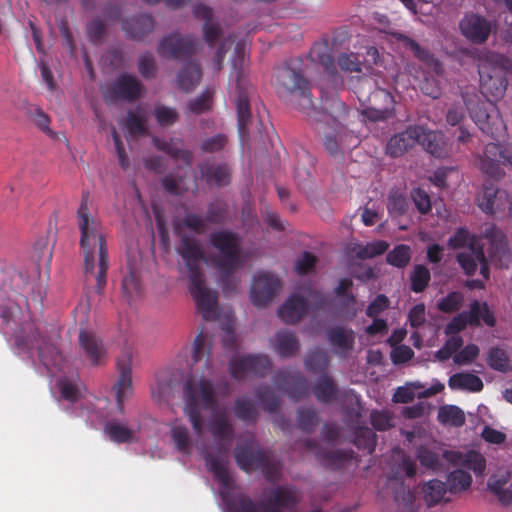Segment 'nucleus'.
Segmentation results:
<instances>
[{"label":"nucleus","mask_w":512,"mask_h":512,"mask_svg":"<svg viewBox=\"0 0 512 512\" xmlns=\"http://www.w3.org/2000/svg\"><path fill=\"white\" fill-rule=\"evenodd\" d=\"M75 218L80 233L79 245L84 256L85 274L95 275V291L102 294L107 283L108 250L103 224L89 205L88 192L82 195Z\"/></svg>","instance_id":"f03ea898"},{"label":"nucleus","mask_w":512,"mask_h":512,"mask_svg":"<svg viewBox=\"0 0 512 512\" xmlns=\"http://www.w3.org/2000/svg\"><path fill=\"white\" fill-rule=\"evenodd\" d=\"M459 31L469 42L477 45L486 43L492 31V22L475 12H466L460 19Z\"/></svg>","instance_id":"dca6fc26"},{"label":"nucleus","mask_w":512,"mask_h":512,"mask_svg":"<svg viewBox=\"0 0 512 512\" xmlns=\"http://www.w3.org/2000/svg\"><path fill=\"white\" fill-rule=\"evenodd\" d=\"M201 178L209 186L224 187L230 184L232 170L228 163H216L210 159L198 164Z\"/></svg>","instance_id":"b1692460"},{"label":"nucleus","mask_w":512,"mask_h":512,"mask_svg":"<svg viewBox=\"0 0 512 512\" xmlns=\"http://www.w3.org/2000/svg\"><path fill=\"white\" fill-rule=\"evenodd\" d=\"M212 102L213 92L210 89H206L200 96L190 100L187 107L191 113L199 115L209 111L212 107Z\"/></svg>","instance_id":"e2e57ef3"},{"label":"nucleus","mask_w":512,"mask_h":512,"mask_svg":"<svg viewBox=\"0 0 512 512\" xmlns=\"http://www.w3.org/2000/svg\"><path fill=\"white\" fill-rule=\"evenodd\" d=\"M255 397L266 412L270 414L278 412L280 408V398L270 387H258L255 390Z\"/></svg>","instance_id":"3c124183"},{"label":"nucleus","mask_w":512,"mask_h":512,"mask_svg":"<svg viewBox=\"0 0 512 512\" xmlns=\"http://www.w3.org/2000/svg\"><path fill=\"white\" fill-rule=\"evenodd\" d=\"M313 393L319 402L329 403L335 398L337 394V387L331 377L323 374L314 385Z\"/></svg>","instance_id":"c03bdc74"},{"label":"nucleus","mask_w":512,"mask_h":512,"mask_svg":"<svg viewBox=\"0 0 512 512\" xmlns=\"http://www.w3.org/2000/svg\"><path fill=\"white\" fill-rule=\"evenodd\" d=\"M448 386L452 390L482 391L484 385L480 377L468 372H459L450 376Z\"/></svg>","instance_id":"e433bc0d"},{"label":"nucleus","mask_w":512,"mask_h":512,"mask_svg":"<svg viewBox=\"0 0 512 512\" xmlns=\"http://www.w3.org/2000/svg\"><path fill=\"white\" fill-rule=\"evenodd\" d=\"M274 340V350L281 358L292 357L299 351L300 343L296 335L291 331H278Z\"/></svg>","instance_id":"f704fd0d"},{"label":"nucleus","mask_w":512,"mask_h":512,"mask_svg":"<svg viewBox=\"0 0 512 512\" xmlns=\"http://www.w3.org/2000/svg\"><path fill=\"white\" fill-rule=\"evenodd\" d=\"M420 125H410L404 131L393 135L387 142V155L397 158L404 155L409 149L417 144V131Z\"/></svg>","instance_id":"bb28decb"},{"label":"nucleus","mask_w":512,"mask_h":512,"mask_svg":"<svg viewBox=\"0 0 512 512\" xmlns=\"http://www.w3.org/2000/svg\"><path fill=\"white\" fill-rule=\"evenodd\" d=\"M237 98L236 110L238 130L241 136L248 133V125L251 119V110L249 104V89L242 82V72H237Z\"/></svg>","instance_id":"cd10ccee"},{"label":"nucleus","mask_w":512,"mask_h":512,"mask_svg":"<svg viewBox=\"0 0 512 512\" xmlns=\"http://www.w3.org/2000/svg\"><path fill=\"white\" fill-rule=\"evenodd\" d=\"M463 314H466V319L472 327H479L481 321L489 327H494L496 324L495 315L486 302L473 300L470 303L469 311H463Z\"/></svg>","instance_id":"473e14b6"},{"label":"nucleus","mask_w":512,"mask_h":512,"mask_svg":"<svg viewBox=\"0 0 512 512\" xmlns=\"http://www.w3.org/2000/svg\"><path fill=\"white\" fill-rule=\"evenodd\" d=\"M464 303V295L459 291L449 292L437 302V309L443 313L451 314L460 310Z\"/></svg>","instance_id":"4d7b16f0"},{"label":"nucleus","mask_w":512,"mask_h":512,"mask_svg":"<svg viewBox=\"0 0 512 512\" xmlns=\"http://www.w3.org/2000/svg\"><path fill=\"white\" fill-rule=\"evenodd\" d=\"M471 484V475L463 469H456L451 471L447 476L446 487L451 493L456 494L466 491L470 488Z\"/></svg>","instance_id":"8fccbe9b"},{"label":"nucleus","mask_w":512,"mask_h":512,"mask_svg":"<svg viewBox=\"0 0 512 512\" xmlns=\"http://www.w3.org/2000/svg\"><path fill=\"white\" fill-rule=\"evenodd\" d=\"M480 87L482 93L498 98L502 96L507 87V80L500 67H493L488 71L485 65L479 66Z\"/></svg>","instance_id":"a878e982"},{"label":"nucleus","mask_w":512,"mask_h":512,"mask_svg":"<svg viewBox=\"0 0 512 512\" xmlns=\"http://www.w3.org/2000/svg\"><path fill=\"white\" fill-rule=\"evenodd\" d=\"M119 378L114 388L120 412L124 410L125 400L132 394V353L125 351L117 360Z\"/></svg>","instance_id":"412c9836"},{"label":"nucleus","mask_w":512,"mask_h":512,"mask_svg":"<svg viewBox=\"0 0 512 512\" xmlns=\"http://www.w3.org/2000/svg\"><path fill=\"white\" fill-rule=\"evenodd\" d=\"M308 307V301L295 293L279 307L278 316L287 324H295L307 314Z\"/></svg>","instance_id":"c756f323"},{"label":"nucleus","mask_w":512,"mask_h":512,"mask_svg":"<svg viewBox=\"0 0 512 512\" xmlns=\"http://www.w3.org/2000/svg\"><path fill=\"white\" fill-rule=\"evenodd\" d=\"M318 415L312 408H299L297 411V424L299 429L311 433L318 424Z\"/></svg>","instance_id":"680f3d73"},{"label":"nucleus","mask_w":512,"mask_h":512,"mask_svg":"<svg viewBox=\"0 0 512 512\" xmlns=\"http://www.w3.org/2000/svg\"><path fill=\"white\" fill-rule=\"evenodd\" d=\"M234 458L239 468L245 472L261 471L266 481L276 483L282 476V463L263 450L253 438L245 444H237Z\"/></svg>","instance_id":"1a4fd4ad"},{"label":"nucleus","mask_w":512,"mask_h":512,"mask_svg":"<svg viewBox=\"0 0 512 512\" xmlns=\"http://www.w3.org/2000/svg\"><path fill=\"white\" fill-rule=\"evenodd\" d=\"M431 279L429 269L424 265H416L411 272V290L415 293L423 292L428 286Z\"/></svg>","instance_id":"13d9d810"},{"label":"nucleus","mask_w":512,"mask_h":512,"mask_svg":"<svg viewBox=\"0 0 512 512\" xmlns=\"http://www.w3.org/2000/svg\"><path fill=\"white\" fill-rule=\"evenodd\" d=\"M330 345L342 353L352 350L355 343V334L352 329L342 326L332 327L326 332Z\"/></svg>","instance_id":"72a5a7b5"},{"label":"nucleus","mask_w":512,"mask_h":512,"mask_svg":"<svg viewBox=\"0 0 512 512\" xmlns=\"http://www.w3.org/2000/svg\"><path fill=\"white\" fill-rule=\"evenodd\" d=\"M110 90L115 99L133 102L142 97L144 86L135 76L122 73L114 80Z\"/></svg>","instance_id":"4be33fe9"},{"label":"nucleus","mask_w":512,"mask_h":512,"mask_svg":"<svg viewBox=\"0 0 512 512\" xmlns=\"http://www.w3.org/2000/svg\"><path fill=\"white\" fill-rule=\"evenodd\" d=\"M353 443L359 450L372 454L377 445V435L369 427L359 426L354 430Z\"/></svg>","instance_id":"a18cd8bd"},{"label":"nucleus","mask_w":512,"mask_h":512,"mask_svg":"<svg viewBox=\"0 0 512 512\" xmlns=\"http://www.w3.org/2000/svg\"><path fill=\"white\" fill-rule=\"evenodd\" d=\"M225 501L232 512H294L300 497L294 486H278L260 504L243 493Z\"/></svg>","instance_id":"6e6552de"},{"label":"nucleus","mask_w":512,"mask_h":512,"mask_svg":"<svg viewBox=\"0 0 512 512\" xmlns=\"http://www.w3.org/2000/svg\"><path fill=\"white\" fill-rule=\"evenodd\" d=\"M438 421L443 425L461 427L465 424V414L462 409L455 405H444L438 410Z\"/></svg>","instance_id":"49530a36"},{"label":"nucleus","mask_w":512,"mask_h":512,"mask_svg":"<svg viewBox=\"0 0 512 512\" xmlns=\"http://www.w3.org/2000/svg\"><path fill=\"white\" fill-rule=\"evenodd\" d=\"M510 480V474L508 472L493 474L488 479V488L495 494L499 501L503 504H509L512 502V492L507 487Z\"/></svg>","instance_id":"ea45409f"},{"label":"nucleus","mask_w":512,"mask_h":512,"mask_svg":"<svg viewBox=\"0 0 512 512\" xmlns=\"http://www.w3.org/2000/svg\"><path fill=\"white\" fill-rule=\"evenodd\" d=\"M443 458L453 466L473 471L476 476L483 475L486 468L484 456L474 450L467 452L445 450Z\"/></svg>","instance_id":"5701e85b"},{"label":"nucleus","mask_w":512,"mask_h":512,"mask_svg":"<svg viewBox=\"0 0 512 512\" xmlns=\"http://www.w3.org/2000/svg\"><path fill=\"white\" fill-rule=\"evenodd\" d=\"M273 381L279 389L295 401L309 395L308 382L299 371H279L275 374Z\"/></svg>","instance_id":"aec40b11"},{"label":"nucleus","mask_w":512,"mask_h":512,"mask_svg":"<svg viewBox=\"0 0 512 512\" xmlns=\"http://www.w3.org/2000/svg\"><path fill=\"white\" fill-rule=\"evenodd\" d=\"M464 102L471 119L483 133L494 140L504 134L506 130L505 123L492 102L480 101L476 96L464 97Z\"/></svg>","instance_id":"9d476101"},{"label":"nucleus","mask_w":512,"mask_h":512,"mask_svg":"<svg viewBox=\"0 0 512 512\" xmlns=\"http://www.w3.org/2000/svg\"><path fill=\"white\" fill-rule=\"evenodd\" d=\"M482 237L489 242L487 257L482 243L471 242V251L458 253L456 259L469 276L474 275L479 266L480 274L487 280L490 273L488 262L498 268H507L511 261V253L505 235L495 225L487 227Z\"/></svg>","instance_id":"7ed1b4c3"},{"label":"nucleus","mask_w":512,"mask_h":512,"mask_svg":"<svg viewBox=\"0 0 512 512\" xmlns=\"http://www.w3.org/2000/svg\"><path fill=\"white\" fill-rule=\"evenodd\" d=\"M272 364L266 355H244L233 358L229 362V372L232 378L242 381L249 375L264 377L271 370Z\"/></svg>","instance_id":"2eb2a0df"},{"label":"nucleus","mask_w":512,"mask_h":512,"mask_svg":"<svg viewBox=\"0 0 512 512\" xmlns=\"http://www.w3.org/2000/svg\"><path fill=\"white\" fill-rule=\"evenodd\" d=\"M79 345L85 358L93 366H101L106 363L107 351L102 340L92 331L81 330L79 333Z\"/></svg>","instance_id":"393cba45"},{"label":"nucleus","mask_w":512,"mask_h":512,"mask_svg":"<svg viewBox=\"0 0 512 512\" xmlns=\"http://www.w3.org/2000/svg\"><path fill=\"white\" fill-rule=\"evenodd\" d=\"M122 29L132 39L140 40L154 29V19L149 14H140L122 22Z\"/></svg>","instance_id":"7c9ffc66"},{"label":"nucleus","mask_w":512,"mask_h":512,"mask_svg":"<svg viewBox=\"0 0 512 512\" xmlns=\"http://www.w3.org/2000/svg\"><path fill=\"white\" fill-rule=\"evenodd\" d=\"M312 85L305 77L302 60H287L275 71V90L285 103L303 112L314 107L311 93Z\"/></svg>","instance_id":"39448f33"},{"label":"nucleus","mask_w":512,"mask_h":512,"mask_svg":"<svg viewBox=\"0 0 512 512\" xmlns=\"http://www.w3.org/2000/svg\"><path fill=\"white\" fill-rule=\"evenodd\" d=\"M317 456L325 465L333 469H340L347 461L354 459L356 453L351 449H338L319 452Z\"/></svg>","instance_id":"79ce46f5"},{"label":"nucleus","mask_w":512,"mask_h":512,"mask_svg":"<svg viewBox=\"0 0 512 512\" xmlns=\"http://www.w3.org/2000/svg\"><path fill=\"white\" fill-rule=\"evenodd\" d=\"M417 134V144H420L426 152L436 158H446L448 156L443 133L429 130L420 125Z\"/></svg>","instance_id":"c85d7f7f"},{"label":"nucleus","mask_w":512,"mask_h":512,"mask_svg":"<svg viewBox=\"0 0 512 512\" xmlns=\"http://www.w3.org/2000/svg\"><path fill=\"white\" fill-rule=\"evenodd\" d=\"M202 78V70L197 62H188L177 75L179 89L189 92L193 90Z\"/></svg>","instance_id":"c9c22d12"},{"label":"nucleus","mask_w":512,"mask_h":512,"mask_svg":"<svg viewBox=\"0 0 512 512\" xmlns=\"http://www.w3.org/2000/svg\"><path fill=\"white\" fill-rule=\"evenodd\" d=\"M502 164H509L512 167V143L505 147L493 142L488 143L483 154L478 157L479 169L491 178L500 179L504 174Z\"/></svg>","instance_id":"ddd939ff"},{"label":"nucleus","mask_w":512,"mask_h":512,"mask_svg":"<svg viewBox=\"0 0 512 512\" xmlns=\"http://www.w3.org/2000/svg\"><path fill=\"white\" fill-rule=\"evenodd\" d=\"M154 145L175 160H181L187 165L192 163V152L181 147L182 141L180 139H170L169 141L154 139Z\"/></svg>","instance_id":"4c0bfd02"},{"label":"nucleus","mask_w":512,"mask_h":512,"mask_svg":"<svg viewBox=\"0 0 512 512\" xmlns=\"http://www.w3.org/2000/svg\"><path fill=\"white\" fill-rule=\"evenodd\" d=\"M227 144V136L225 134L219 133L203 140L201 143V150L204 153H217L223 151Z\"/></svg>","instance_id":"774afa93"},{"label":"nucleus","mask_w":512,"mask_h":512,"mask_svg":"<svg viewBox=\"0 0 512 512\" xmlns=\"http://www.w3.org/2000/svg\"><path fill=\"white\" fill-rule=\"evenodd\" d=\"M416 458L427 469L438 470L441 466L438 454L425 446L417 447Z\"/></svg>","instance_id":"69168bd1"},{"label":"nucleus","mask_w":512,"mask_h":512,"mask_svg":"<svg viewBox=\"0 0 512 512\" xmlns=\"http://www.w3.org/2000/svg\"><path fill=\"white\" fill-rule=\"evenodd\" d=\"M487 364L493 370L507 372L509 369V357L507 352L499 347H492L488 351Z\"/></svg>","instance_id":"bf43d9fd"},{"label":"nucleus","mask_w":512,"mask_h":512,"mask_svg":"<svg viewBox=\"0 0 512 512\" xmlns=\"http://www.w3.org/2000/svg\"><path fill=\"white\" fill-rule=\"evenodd\" d=\"M104 431L109 436V439L116 443H130L136 438L135 429L116 420L108 421L104 426Z\"/></svg>","instance_id":"58836bf2"},{"label":"nucleus","mask_w":512,"mask_h":512,"mask_svg":"<svg viewBox=\"0 0 512 512\" xmlns=\"http://www.w3.org/2000/svg\"><path fill=\"white\" fill-rule=\"evenodd\" d=\"M211 338L200 332L194 339L191 356V372L187 375L183 387L184 414L188 417L197 435L203 433L204 425L201 411L217 406V394L212 379Z\"/></svg>","instance_id":"f257e3e1"},{"label":"nucleus","mask_w":512,"mask_h":512,"mask_svg":"<svg viewBox=\"0 0 512 512\" xmlns=\"http://www.w3.org/2000/svg\"><path fill=\"white\" fill-rule=\"evenodd\" d=\"M328 364V355L320 348L310 350L304 359L305 368L312 373H324Z\"/></svg>","instance_id":"09e8293b"},{"label":"nucleus","mask_w":512,"mask_h":512,"mask_svg":"<svg viewBox=\"0 0 512 512\" xmlns=\"http://www.w3.org/2000/svg\"><path fill=\"white\" fill-rule=\"evenodd\" d=\"M402 40L404 42V45L406 48L412 51L414 56L424 62L427 65L434 66V70L438 73L439 69L441 67V64L438 59H436L433 54L429 52V50L421 47L415 40L412 38H409L407 36H403Z\"/></svg>","instance_id":"603ef678"},{"label":"nucleus","mask_w":512,"mask_h":512,"mask_svg":"<svg viewBox=\"0 0 512 512\" xmlns=\"http://www.w3.org/2000/svg\"><path fill=\"white\" fill-rule=\"evenodd\" d=\"M180 240L178 253L182 257L188 270V278L204 274L201 261L204 253L200 241L189 235H176Z\"/></svg>","instance_id":"6ab92c4d"},{"label":"nucleus","mask_w":512,"mask_h":512,"mask_svg":"<svg viewBox=\"0 0 512 512\" xmlns=\"http://www.w3.org/2000/svg\"><path fill=\"white\" fill-rule=\"evenodd\" d=\"M16 342L18 346H25L28 349L36 348L39 359L48 373L54 374L61 369L63 356L58 347L50 338L42 337L38 329L33 330L31 335L25 338L17 336Z\"/></svg>","instance_id":"9b49d317"},{"label":"nucleus","mask_w":512,"mask_h":512,"mask_svg":"<svg viewBox=\"0 0 512 512\" xmlns=\"http://www.w3.org/2000/svg\"><path fill=\"white\" fill-rule=\"evenodd\" d=\"M197 47L198 39L195 36L173 32L159 41L157 53L166 59H185L193 56Z\"/></svg>","instance_id":"4468645a"},{"label":"nucleus","mask_w":512,"mask_h":512,"mask_svg":"<svg viewBox=\"0 0 512 512\" xmlns=\"http://www.w3.org/2000/svg\"><path fill=\"white\" fill-rule=\"evenodd\" d=\"M471 242L481 243V237L471 235L466 228H459L449 238L448 245L452 249H460L468 245L467 251H471Z\"/></svg>","instance_id":"052dcab7"},{"label":"nucleus","mask_w":512,"mask_h":512,"mask_svg":"<svg viewBox=\"0 0 512 512\" xmlns=\"http://www.w3.org/2000/svg\"><path fill=\"white\" fill-rule=\"evenodd\" d=\"M411 247L398 244L386 254V262L396 268H405L411 261Z\"/></svg>","instance_id":"864d4df0"},{"label":"nucleus","mask_w":512,"mask_h":512,"mask_svg":"<svg viewBox=\"0 0 512 512\" xmlns=\"http://www.w3.org/2000/svg\"><path fill=\"white\" fill-rule=\"evenodd\" d=\"M478 207L487 214L505 211L506 208L512 212V196L507 192L496 188L491 183H485L477 196Z\"/></svg>","instance_id":"a211bd4d"},{"label":"nucleus","mask_w":512,"mask_h":512,"mask_svg":"<svg viewBox=\"0 0 512 512\" xmlns=\"http://www.w3.org/2000/svg\"><path fill=\"white\" fill-rule=\"evenodd\" d=\"M170 435L175 448L186 455L191 452V439L188 428L179 420H175L171 424Z\"/></svg>","instance_id":"a19ab883"},{"label":"nucleus","mask_w":512,"mask_h":512,"mask_svg":"<svg viewBox=\"0 0 512 512\" xmlns=\"http://www.w3.org/2000/svg\"><path fill=\"white\" fill-rule=\"evenodd\" d=\"M446 492V483L438 479H432L425 483L423 487L424 501L429 507L437 505L444 500Z\"/></svg>","instance_id":"de8ad7c7"},{"label":"nucleus","mask_w":512,"mask_h":512,"mask_svg":"<svg viewBox=\"0 0 512 512\" xmlns=\"http://www.w3.org/2000/svg\"><path fill=\"white\" fill-rule=\"evenodd\" d=\"M189 279V292L195 302L197 311L206 321L219 318L218 293L205 284V274L195 275Z\"/></svg>","instance_id":"f8f14e48"},{"label":"nucleus","mask_w":512,"mask_h":512,"mask_svg":"<svg viewBox=\"0 0 512 512\" xmlns=\"http://www.w3.org/2000/svg\"><path fill=\"white\" fill-rule=\"evenodd\" d=\"M353 92L359 100L362 115L369 120L385 121L394 115L393 95L386 89L376 87L373 78H358L353 83Z\"/></svg>","instance_id":"423d86ee"},{"label":"nucleus","mask_w":512,"mask_h":512,"mask_svg":"<svg viewBox=\"0 0 512 512\" xmlns=\"http://www.w3.org/2000/svg\"><path fill=\"white\" fill-rule=\"evenodd\" d=\"M388 248V242L384 240H377L367 243L366 245H359L354 249V251L357 258L364 260L382 255L388 250Z\"/></svg>","instance_id":"6e6d98bb"},{"label":"nucleus","mask_w":512,"mask_h":512,"mask_svg":"<svg viewBox=\"0 0 512 512\" xmlns=\"http://www.w3.org/2000/svg\"><path fill=\"white\" fill-rule=\"evenodd\" d=\"M409 203L405 195L398 191L391 192L388 196L387 209L392 216H402L407 212Z\"/></svg>","instance_id":"0e129e2a"},{"label":"nucleus","mask_w":512,"mask_h":512,"mask_svg":"<svg viewBox=\"0 0 512 512\" xmlns=\"http://www.w3.org/2000/svg\"><path fill=\"white\" fill-rule=\"evenodd\" d=\"M173 231L175 235H186L184 230L187 229L197 235H203L208 229L205 217L196 213H186L184 217L177 218L172 221Z\"/></svg>","instance_id":"2f4dec72"},{"label":"nucleus","mask_w":512,"mask_h":512,"mask_svg":"<svg viewBox=\"0 0 512 512\" xmlns=\"http://www.w3.org/2000/svg\"><path fill=\"white\" fill-rule=\"evenodd\" d=\"M234 412L237 418L245 422L255 423L258 412L253 402L247 398H237L234 404Z\"/></svg>","instance_id":"5fc2aeb1"},{"label":"nucleus","mask_w":512,"mask_h":512,"mask_svg":"<svg viewBox=\"0 0 512 512\" xmlns=\"http://www.w3.org/2000/svg\"><path fill=\"white\" fill-rule=\"evenodd\" d=\"M209 431L217 441L214 450H205L203 458L206 466L214 477L224 486L230 482L229 472L223 462L228 455L234 437V427L225 415H219L209 423Z\"/></svg>","instance_id":"0eeeda50"},{"label":"nucleus","mask_w":512,"mask_h":512,"mask_svg":"<svg viewBox=\"0 0 512 512\" xmlns=\"http://www.w3.org/2000/svg\"><path fill=\"white\" fill-rule=\"evenodd\" d=\"M128 274L122 280V291L127 301L131 303L141 293V280L139 271L128 265Z\"/></svg>","instance_id":"37998d69"},{"label":"nucleus","mask_w":512,"mask_h":512,"mask_svg":"<svg viewBox=\"0 0 512 512\" xmlns=\"http://www.w3.org/2000/svg\"><path fill=\"white\" fill-rule=\"evenodd\" d=\"M281 280L270 272H260L253 277L250 298L253 305L265 307L281 288Z\"/></svg>","instance_id":"f3484780"},{"label":"nucleus","mask_w":512,"mask_h":512,"mask_svg":"<svg viewBox=\"0 0 512 512\" xmlns=\"http://www.w3.org/2000/svg\"><path fill=\"white\" fill-rule=\"evenodd\" d=\"M209 243L218 251L214 263L219 272L223 292L225 294L236 292L239 279L234 276V272L245 264L241 237L232 230H217L210 233Z\"/></svg>","instance_id":"20e7f679"},{"label":"nucleus","mask_w":512,"mask_h":512,"mask_svg":"<svg viewBox=\"0 0 512 512\" xmlns=\"http://www.w3.org/2000/svg\"><path fill=\"white\" fill-rule=\"evenodd\" d=\"M138 71L145 79H152L156 76L157 65L155 57L151 53H144L138 58Z\"/></svg>","instance_id":"338daca9"}]
</instances>
